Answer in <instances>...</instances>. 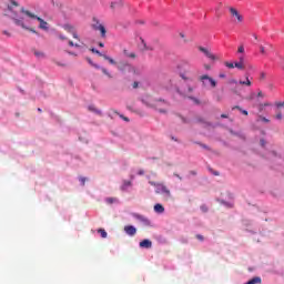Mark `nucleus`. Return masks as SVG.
<instances>
[{
    "label": "nucleus",
    "mask_w": 284,
    "mask_h": 284,
    "mask_svg": "<svg viewBox=\"0 0 284 284\" xmlns=\"http://www.w3.org/2000/svg\"><path fill=\"white\" fill-rule=\"evenodd\" d=\"M179 74L183 81H192V64L187 61H182L179 64Z\"/></svg>",
    "instance_id": "1"
},
{
    "label": "nucleus",
    "mask_w": 284,
    "mask_h": 284,
    "mask_svg": "<svg viewBox=\"0 0 284 284\" xmlns=\"http://www.w3.org/2000/svg\"><path fill=\"white\" fill-rule=\"evenodd\" d=\"M150 185L155 187V194H163L165 201L172 199V193L170 192V189L165 186L163 183H156V182H150Z\"/></svg>",
    "instance_id": "2"
},
{
    "label": "nucleus",
    "mask_w": 284,
    "mask_h": 284,
    "mask_svg": "<svg viewBox=\"0 0 284 284\" xmlns=\"http://www.w3.org/2000/svg\"><path fill=\"white\" fill-rule=\"evenodd\" d=\"M20 12H21L22 14H26V16L29 17L30 19H37V21H39V23H40L39 28H40L41 30H48V29H49L48 23H47L45 20H43L41 17H38L37 14H34V13H32V12L26 10V8H21V9H20Z\"/></svg>",
    "instance_id": "3"
},
{
    "label": "nucleus",
    "mask_w": 284,
    "mask_h": 284,
    "mask_svg": "<svg viewBox=\"0 0 284 284\" xmlns=\"http://www.w3.org/2000/svg\"><path fill=\"white\" fill-rule=\"evenodd\" d=\"M199 81H201L202 85L204 88H216V80H214L213 78H211L207 74L201 75L199 78Z\"/></svg>",
    "instance_id": "4"
},
{
    "label": "nucleus",
    "mask_w": 284,
    "mask_h": 284,
    "mask_svg": "<svg viewBox=\"0 0 284 284\" xmlns=\"http://www.w3.org/2000/svg\"><path fill=\"white\" fill-rule=\"evenodd\" d=\"M92 28L93 30H98L101 33L102 38H105L108 31L105 30V27L101 22H99V19L93 18Z\"/></svg>",
    "instance_id": "5"
},
{
    "label": "nucleus",
    "mask_w": 284,
    "mask_h": 284,
    "mask_svg": "<svg viewBox=\"0 0 284 284\" xmlns=\"http://www.w3.org/2000/svg\"><path fill=\"white\" fill-rule=\"evenodd\" d=\"M168 108H170V104L165 101H158L155 102V110L160 112V114H168Z\"/></svg>",
    "instance_id": "6"
},
{
    "label": "nucleus",
    "mask_w": 284,
    "mask_h": 284,
    "mask_svg": "<svg viewBox=\"0 0 284 284\" xmlns=\"http://www.w3.org/2000/svg\"><path fill=\"white\" fill-rule=\"evenodd\" d=\"M200 52H203V54H205V57H207V59H211V61H216V55H214V53H212L210 50L203 48V47H199Z\"/></svg>",
    "instance_id": "7"
},
{
    "label": "nucleus",
    "mask_w": 284,
    "mask_h": 284,
    "mask_svg": "<svg viewBox=\"0 0 284 284\" xmlns=\"http://www.w3.org/2000/svg\"><path fill=\"white\" fill-rule=\"evenodd\" d=\"M16 26H20V28H23V30H29V32H32L33 34H37V30L30 29L23 23V20L20 19H13Z\"/></svg>",
    "instance_id": "8"
},
{
    "label": "nucleus",
    "mask_w": 284,
    "mask_h": 284,
    "mask_svg": "<svg viewBox=\"0 0 284 284\" xmlns=\"http://www.w3.org/2000/svg\"><path fill=\"white\" fill-rule=\"evenodd\" d=\"M230 13L232 17H235V19H237V23H243V16L239 13V10H236L235 8H230Z\"/></svg>",
    "instance_id": "9"
},
{
    "label": "nucleus",
    "mask_w": 284,
    "mask_h": 284,
    "mask_svg": "<svg viewBox=\"0 0 284 284\" xmlns=\"http://www.w3.org/2000/svg\"><path fill=\"white\" fill-rule=\"evenodd\" d=\"M64 30L72 34L73 39H79V34H77V30L71 24H64Z\"/></svg>",
    "instance_id": "10"
},
{
    "label": "nucleus",
    "mask_w": 284,
    "mask_h": 284,
    "mask_svg": "<svg viewBox=\"0 0 284 284\" xmlns=\"http://www.w3.org/2000/svg\"><path fill=\"white\" fill-rule=\"evenodd\" d=\"M124 232L128 234V236H134L136 234V227L132 225L124 226Z\"/></svg>",
    "instance_id": "11"
},
{
    "label": "nucleus",
    "mask_w": 284,
    "mask_h": 284,
    "mask_svg": "<svg viewBox=\"0 0 284 284\" xmlns=\"http://www.w3.org/2000/svg\"><path fill=\"white\" fill-rule=\"evenodd\" d=\"M123 6L122 0H113L110 4L111 10H119Z\"/></svg>",
    "instance_id": "12"
},
{
    "label": "nucleus",
    "mask_w": 284,
    "mask_h": 284,
    "mask_svg": "<svg viewBox=\"0 0 284 284\" xmlns=\"http://www.w3.org/2000/svg\"><path fill=\"white\" fill-rule=\"evenodd\" d=\"M140 247H143L145 250H150L152 247V241L143 240L142 242H140Z\"/></svg>",
    "instance_id": "13"
},
{
    "label": "nucleus",
    "mask_w": 284,
    "mask_h": 284,
    "mask_svg": "<svg viewBox=\"0 0 284 284\" xmlns=\"http://www.w3.org/2000/svg\"><path fill=\"white\" fill-rule=\"evenodd\" d=\"M130 68V63L126 62H121L120 64H118V70H120V72H128Z\"/></svg>",
    "instance_id": "14"
},
{
    "label": "nucleus",
    "mask_w": 284,
    "mask_h": 284,
    "mask_svg": "<svg viewBox=\"0 0 284 284\" xmlns=\"http://www.w3.org/2000/svg\"><path fill=\"white\" fill-rule=\"evenodd\" d=\"M154 212H156L158 214H163L165 212V207L158 203L154 205Z\"/></svg>",
    "instance_id": "15"
},
{
    "label": "nucleus",
    "mask_w": 284,
    "mask_h": 284,
    "mask_svg": "<svg viewBox=\"0 0 284 284\" xmlns=\"http://www.w3.org/2000/svg\"><path fill=\"white\" fill-rule=\"evenodd\" d=\"M33 54L37 59H45V53H43V51L33 50Z\"/></svg>",
    "instance_id": "16"
},
{
    "label": "nucleus",
    "mask_w": 284,
    "mask_h": 284,
    "mask_svg": "<svg viewBox=\"0 0 284 284\" xmlns=\"http://www.w3.org/2000/svg\"><path fill=\"white\" fill-rule=\"evenodd\" d=\"M232 110H239V112H241L242 114H244V116H247L248 112L247 110L239 106V105H235V106H232Z\"/></svg>",
    "instance_id": "17"
},
{
    "label": "nucleus",
    "mask_w": 284,
    "mask_h": 284,
    "mask_svg": "<svg viewBox=\"0 0 284 284\" xmlns=\"http://www.w3.org/2000/svg\"><path fill=\"white\" fill-rule=\"evenodd\" d=\"M89 111L90 112H94V114H98L99 116H101L103 113L101 112V110L94 108V105H90L89 106Z\"/></svg>",
    "instance_id": "18"
},
{
    "label": "nucleus",
    "mask_w": 284,
    "mask_h": 284,
    "mask_svg": "<svg viewBox=\"0 0 284 284\" xmlns=\"http://www.w3.org/2000/svg\"><path fill=\"white\" fill-rule=\"evenodd\" d=\"M123 54H125L129 59H136V53L134 52L129 53L128 49L123 50Z\"/></svg>",
    "instance_id": "19"
},
{
    "label": "nucleus",
    "mask_w": 284,
    "mask_h": 284,
    "mask_svg": "<svg viewBox=\"0 0 284 284\" xmlns=\"http://www.w3.org/2000/svg\"><path fill=\"white\" fill-rule=\"evenodd\" d=\"M126 72H130L131 74H139V70L136 67H133L132 64H129V69Z\"/></svg>",
    "instance_id": "20"
},
{
    "label": "nucleus",
    "mask_w": 284,
    "mask_h": 284,
    "mask_svg": "<svg viewBox=\"0 0 284 284\" xmlns=\"http://www.w3.org/2000/svg\"><path fill=\"white\" fill-rule=\"evenodd\" d=\"M102 59H104L105 61H109V63L111 65H116V61H114V59L110 58L109 55H102Z\"/></svg>",
    "instance_id": "21"
},
{
    "label": "nucleus",
    "mask_w": 284,
    "mask_h": 284,
    "mask_svg": "<svg viewBox=\"0 0 284 284\" xmlns=\"http://www.w3.org/2000/svg\"><path fill=\"white\" fill-rule=\"evenodd\" d=\"M240 85H247L248 88L252 85V81H250V77H246V81L240 80Z\"/></svg>",
    "instance_id": "22"
},
{
    "label": "nucleus",
    "mask_w": 284,
    "mask_h": 284,
    "mask_svg": "<svg viewBox=\"0 0 284 284\" xmlns=\"http://www.w3.org/2000/svg\"><path fill=\"white\" fill-rule=\"evenodd\" d=\"M130 186H132V182L131 181H124L122 186H121V190L125 191Z\"/></svg>",
    "instance_id": "23"
},
{
    "label": "nucleus",
    "mask_w": 284,
    "mask_h": 284,
    "mask_svg": "<svg viewBox=\"0 0 284 284\" xmlns=\"http://www.w3.org/2000/svg\"><path fill=\"white\" fill-rule=\"evenodd\" d=\"M246 284H261V277H253Z\"/></svg>",
    "instance_id": "24"
},
{
    "label": "nucleus",
    "mask_w": 284,
    "mask_h": 284,
    "mask_svg": "<svg viewBox=\"0 0 284 284\" xmlns=\"http://www.w3.org/2000/svg\"><path fill=\"white\" fill-rule=\"evenodd\" d=\"M98 234H100L102 239H108V232H105L104 229H99Z\"/></svg>",
    "instance_id": "25"
},
{
    "label": "nucleus",
    "mask_w": 284,
    "mask_h": 284,
    "mask_svg": "<svg viewBox=\"0 0 284 284\" xmlns=\"http://www.w3.org/2000/svg\"><path fill=\"white\" fill-rule=\"evenodd\" d=\"M100 70H102V74H105V77H108L109 79H112V73L108 71V69L100 68Z\"/></svg>",
    "instance_id": "26"
},
{
    "label": "nucleus",
    "mask_w": 284,
    "mask_h": 284,
    "mask_svg": "<svg viewBox=\"0 0 284 284\" xmlns=\"http://www.w3.org/2000/svg\"><path fill=\"white\" fill-rule=\"evenodd\" d=\"M234 65L237 70H245V64L243 62H235Z\"/></svg>",
    "instance_id": "27"
},
{
    "label": "nucleus",
    "mask_w": 284,
    "mask_h": 284,
    "mask_svg": "<svg viewBox=\"0 0 284 284\" xmlns=\"http://www.w3.org/2000/svg\"><path fill=\"white\" fill-rule=\"evenodd\" d=\"M185 94H192L194 92V88L192 85H187L186 89H184Z\"/></svg>",
    "instance_id": "28"
},
{
    "label": "nucleus",
    "mask_w": 284,
    "mask_h": 284,
    "mask_svg": "<svg viewBox=\"0 0 284 284\" xmlns=\"http://www.w3.org/2000/svg\"><path fill=\"white\" fill-rule=\"evenodd\" d=\"M274 119H276V121H283V113L281 111H278L275 115Z\"/></svg>",
    "instance_id": "29"
},
{
    "label": "nucleus",
    "mask_w": 284,
    "mask_h": 284,
    "mask_svg": "<svg viewBox=\"0 0 284 284\" xmlns=\"http://www.w3.org/2000/svg\"><path fill=\"white\" fill-rule=\"evenodd\" d=\"M270 105H272L270 102H265L263 104H260V112H263L264 108H268Z\"/></svg>",
    "instance_id": "30"
},
{
    "label": "nucleus",
    "mask_w": 284,
    "mask_h": 284,
    "mask_svg": "<svg viewBox=\"0 0 284 284\" xmlns=\"http://www.w3.org/2000/svg\"><path fill=\"white\" fill-rule=\"evenodd\" d=\"M91 52H93V54H99L100 57H105V54L101 53L99 50L97 49H91Z\"/></svg>",
    "instance_id": "31"
},
{
    "label": "nucleus",
    "mask_w": 284,
    "mask_h": 284,
    "mask_svg": "<svg viewBox=\"0 0 284 284\" xmlns=\"http://www.w3.org/2000/svg\"><path fill=\"white\" fill-rule=\"evenodd\" d=\"M69 45L71 48H81V45H79L78 43H74L72 40L69 41Z\"/></svg>",
    "instance_id": "32"
},
{
    "label": "nucleus",
    "mask_w": 284,
    "mask_h": 284,
    "mask_svg": "<svg viewBox=\"0 0 284 284\" xmlns=\"http://www.w3.org/2000/svg\"><path fill=\"white\" fill-rule=\"evenodd\" d=\"M260 121H263V123H270V119H267L263 115H260Z\"/></svg>",
    "instance_id": "33"
},
{
    "label": "nucleus",
    "mask_w": 284,
    "mask_h": 284,
    "mask_svg": "<svg viewBox=\"0 0 284 284\" xmlns=\"http://www.w3.org/2000/svg\"><path fill=\"white\" fill-rule=\"evenodd\" d=\"M224 64L226 68H230V69L235 68L234 63H232V62H225Z\"/></svg>",
    "instance_id": "34"
},
{
    "label": "nucleus",
    "mask_w": 284,
    "mask_h": 284,
    "mask_svg": "<svg viewBox=\"0 0 284 284\" xmlns=\"http://www.w3.org/2000/svg\"><path fill=\"white\" fill-rule=\"evenodd\" d=\"M260 51L261 54H267V52L265 51V47H263L262 44L260 45Z\"/></svg>",
    "instance_id": "35"
},
{
    "label": "nucleus",
    "mask_w": 284,
    "mask_h": 284,
    "mask_svg": "<svg viewBox=\"0 0 284 284\" xmlns=\"http://www.w3.org/2000/svg\"><path fill=\"white\" fill-rule=\"evenodd\" d=\"M237 52L243 54V52H245V48L243 45H240L239 49H237Z\"/></svg>",
    "instance_id": "36"
},
{
    "label": "nucleus",
    "mask_w": 284,
    "mask_h": 284,
    "mask_svg": "<svg viewBox=\"0 0 284 284\" xmlns=\"http://www.w3.org/2000/svg\"><path fill=\"white\" fill-rule=\"evenodd\" d=\"M275 105H276L277 108H284V102H275Z\"/></svg>",
    "instance_id": "37"
},
{
    "label": "nucleus",
    "mask_w": 284,
    "mask_h": 284,
    "mask_svg": "<svg viewBox=\"0 0 284 284\" xmlns=\"http://www.w3.org/2000/svg\"><path fill=\"white\" fill-rule=\"evenodd\" d=\"M202 150H210V148L207 146V144H200Z\"/></svg>",
    "instance_id": "38"
},
{
    "label": "nucleus",
    "mask_w": 284,
    "mask_h": 284,
    "mask_svg": "<svg viewBox=\"0 0 284 284\" xmlns=\"http://www.w3.org/2000/svg\"><path fill=\"white\" fill-rule=\"evenodd\" d=\"M11 6H14L16 8H18L19 2H17V1H14V0H11Z\"/></svg>",
    "instance_id": "39"
},
{
    "label": "nucleus",
    "mask_w": 284,
    "mask_h": 284,
    "mask_svg": "<svg viewBox=\"0 0 284 284\" xmlns=\"http://www.w3.org/2000/svg\"><path fill=\"white\" fill-rule=\"evenodd\" d=\"M210 172H212V174H214V176H219V171H213L212 169H210Z\"/></svg>",
    "instance_id": "40"
},
{
    "label": "nucleus",
    "mask_w": 284,
    "mask_h": 284,
    "mask_svg": "<svg viewBox=\"0 0 284 284\" xmlns=\"http://www.w3.org/2000/svg\"><path fill=\"white\" fill-rule=\"evenodd\" d=\"M201 210H202V212L205 213V212H207V206H206V205H202V206H201Z\"/></svg>",
    "instance_id": "41"
},
{
    "label": "nucleus",
    "mask_w": 284,
    "mask_h": 284,
    "mask_svg": "<svg viewBox=\"0 0 284 284\" xmlns=\"http://www.w3.org/2000/svg\"><path fill=\"white\" fill-rule=\"evenodd\" d=\"M196 239H197L199 241H204V237H203V235H201V234H197V235H196Z\"/></svg>",
    "instance_id": "42"
},
{
    "label": "nucleus",
    "mask_w": 284,
    "mask_h": 284,
    "mask_svg": "<svg viewBox=\"0 0 284 284\" xmlns=\"http://www.w3.org/2000/svg\"><path fill=\"white\" fill-rule=\"evenodd\" d=\"M141 41H142V43H143V45H144V49H145V50H150V48H148V44H145V40L141 39Z\"/></svg>",
    "instance_id": "43"
},
{
    "label": "nucleus",
    "mask_w": 284,
    "mask_h": 284,
    "mask_svg": "<svg viewBox=\"0 0 284 284\" xmlns=\"http://www.w3.org/2000/svg\"><path fill=\"white\" fill-rule=\"evenodd\" d=\"M260 79L263 81V80H265V72H262L261 74H260Z\"/></svg>",
    "instance_id": "44"
},
{
    "label": "nucleus",
    "mask_w": 284,
    "mask_h": 284,
    "mask_svg": "<svg viewBox=\"0 0 284 284\" xmlns=\"http://www.w3.org/2000/svg\"><path fill=\"white\" fill-rule=\"evenodd\" d=\"M197 123H205V120L202 118H197Z\"/></svg>",
    "instance_id": "45"
},
{
    "label": "nucleus",
    "mask_w": 284,
    "mask_h": 284,
    "mask_svg": "<svg viewBox=\"0 0 284 284\" xmlns=\"http://www.w3.org/2000/svg\"><path fill=\"white\" fill-rule=\"evenodd\" d=\"M204 69H205V70H211L212 67H211L210 64H204Z\"/></svg>",
    "instance_id": "46"
},
{
    "label": "nucleus",
    "mask_w": 284,
    "mask_h": 284,
    "mask_svg": "<svg viewBox=\"0 0 284 284\" xmlns=\"http://www.w3.org/2000/svg\"><path fill=\"white\" fill-rule=\"evenodd\" d=\"M138 174H139L140 176H143V174H145V171L140 170V171L138 172Z\"/></svg>",
    "instance_id": "47"
},
{
    "label": "nucleus",
    "mask_w": 284,
    "mask_h": 284,
    "mask_svg": "<svg viewBox=\"0 0 284 284\" xmlns=\"http://www.w3.org/2000/svg\"><path fill=\"white\" fill-rule=\"evenodd\" d=\"M120 118L121 119H123V121H126V122H129L130 121V119H128L126 116H124V115H120Z\"/></svg>",
    "instance_id": "48"
},
{
    "label": "nucleus",
    "mask_w": 284,
    "mask_h": 284,
    "mask_svg": "<svg viewBox=\"0 0 284 284\" xmlns=\"http://www.w3.org/2000/svg\"><path fill=\"white\" fill-rule=\"evenodd\" d=\"M82 185H85V178H80Z\"/></svg>",
    "instance_id": "49"
},
{
    "label": "nucleus",
    "mask_w": 284,
    "mask_h": 284,
    "mask_svg": "<svg viewBox=\"0 0 284 284\" xmlns=\"http://www.w3.org/2000/svg\"><path fill=\"white\" fill-rule=\"evenodd\" d=\"M133 88L136 90V88H139V82H133Z\"/></svg>",
    "instance_id": "50"
},
{
    "label": "nucleus",
    "mask_w": 284,
    "mask_h": 284,
    "mask_svg": "<svg viewBox=\"0 0 284 284\" xmlns=\"http://www.w3.org/2000/svg\"><path fill=\"white\" fill-rule=\"evenodd\" d=\"M174 176H176V179H179L180 181H183V178H181V175L174 173Z\"/></svg>",
    "instance_id": "51"
},
{
    "label": "nucleus",
    "mask_w": 284,
    "mask_h": 284,
    "mask_svg": "<svg viewBox=\"0 0 284 284\" xmlns=\"http://www.w3.org/2000/svg\"><path fill=\"white\" fill-rule=\"evenodd\" d=\"M267 48H268V50H271V51L274 50V45H272V44H270V43L267 44Z\"/></svg>",
    "instance_id": "52"
},
{
    "label": "nucleus",
    "mask_w": 284,
    "mask_h": 284,
    "mask_svg": "<svg viewBox=\"0 0 284 284\" xmlns=\"http://www.w3.org/2000/svg\"><path fill=\"white\" fill-rule=\"evenodd\" d=\"M221 119H227V114L222 113V114H221Z\"/></svg>",
    "instance_id": "53"
},
{
    "label": "nucleus",
    "mask_w": 284,
    "mask_h": 284,
    "mask_svg": "<svg viewBox=\"0 0 284 284\" xmlns=\"http://www.w3.org/2000/svg\"><path fill=\"white\" fill-rule=\"evenodd\" d=\"M244 61H245V58L241 57L240 58V63H244Z\"/></svg>",
    "instance_id": "54"
},
{
    "label": "nucleus",
    "mask_w": 284,
    "mask_h": 284,
    "mask_svg": "<svg viewBox=\"0 0 284 284\" xmlns=\"http://www.w3.org/2000/svg\"><path fill=\"white\" fill-rule=\"evenodd\" d=\"M220 79H225V73H220Z\"/></svg>",
    "instance_id": "55"
},
{
    "label": "nucleus",
    "mask_w": 284,
    "mask_h": 284,
    "mask_svg": "<svg viewBox=\"0 0 284 284\" xmlns=\"http://www.w3.org/2000/svg\"><path fill=\"white\" fill-rule=\"evenodd\" d=\"M105 44H103V42H99V47L100 48H104Z\"/></svg>",
    "instance_id": "56"
},
{
    "label": "nucleus",
    "mask_w": 284,
    "mask_h": 284,
    "mask_svg": "<svg viewBox=\"0 0 284 284\" xmlns=\"http://www.w3.org/2000/svg\"><path fill=\"white\" fill-rule=\"evenodd\" d=\"M257 97H263V92L260 91V92L257 93Z\"/></svg>",
    "instance_id": "57"
},
{
    "label": "nucleus",
    "mask_w": 284,
    "mask_h": 284,
    "mask_svg": "<svg viewBox=\"0 0 284 284\" xmlns=\"http://www.w3.org/2000/svg\"><path fill=\"white\" fill-rule=\"evenodd\" d=\"M3 34H7V37H10V33H8V31H3Z\"/></svg>",
    "instance_id": "58"
},
{
    "label": "nucleus",
    "mask_w": 284,
    "mask_h": 284,
    "mask_svg": "<svg viewBox=\"0 0 284 284\" xmlns=\"http://www.w3.org/2000/svg\"><path fill=\"white\" fill-rule=\"evenodd\" d=\"M60 39L65 40V39H68V38H65V37H63V36H60Z\"/></svg>",
    "instance_id": "59"
},
{
    "label": "nucleus",
    "mask_w": 284,
    "mask_h": 284,
    "mask_svg": "<svg viewBox=\"0 0 284 284\" xmlns=\"http://www.w3.org/2000/svg\"><path fill=\"white\" fill-rule=\"evenodd\" d=\"M94 68H98V70H100V69H101V67H99V65H97V64H94Z\"/></svg>",
    "instance_id": "60"
},
{
    "label": "nucleus",
    "mask_w": 284,
    "mask_h": 284,
    "mask_svg": "<svg viewBox=\"0 0 284 284\" xmlns=\"http://www.w3.org/2000/svg\"><path fill=\"white\" fill-rule=\"evenodd\" d=\"M231 83H237L236 80H231Z\"/></svg>",
    "instance_id": "61"
},
{
    "label": "nucleus",
    "mask_w": 284,
    "mask_h": 284,
    "mask_svg": "<svg viewBox=\"0 0 284 284\" xmlns=\"http://www.w3.org/2000/svg\"><path fill=\"white\" fill-rule=\"evenodd\" d=\"M89 63L92 65V60L91 59H88Z\"/></svg>",
    "instance_id": "62"
},
{
    "label": "nucleus",
    "mask_w": 284,
    "mask_h": 284,
    "mask_svg": "<svg viewBox=\"0 0 284 284\" xmlns=\"http://www.w3.org/2000/svg\"><path fill=\"white\" fill-rule=\"evenodd\" d=\"M108 202H109V203H112V199H108Z\"/></svg>",
    "instance_id": "63"
},
{
    "label": "nucleus",
    "mask_w": 284,
    "mask_h": 284,
    "mask_svg": "<svg viewBox=\"0 0 284 284\" xmlns=\"http://www.w3.org/2000/svg\"><path fill=\"white\" fill-rule=\"evenodd\" d=\"M172 141H179L178 139H175V138H172Z\"/></svg>",
    "instance_id": "64"
}]
</instances>
